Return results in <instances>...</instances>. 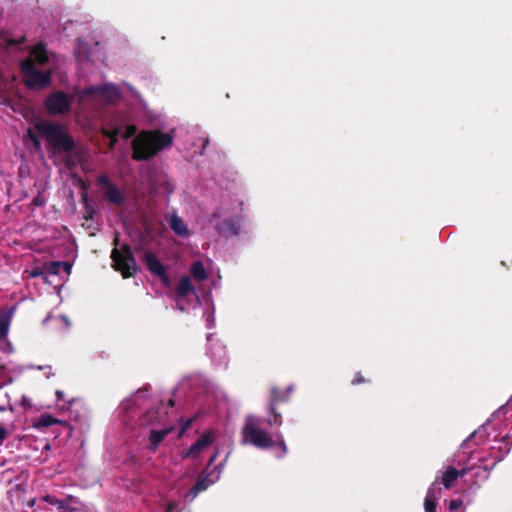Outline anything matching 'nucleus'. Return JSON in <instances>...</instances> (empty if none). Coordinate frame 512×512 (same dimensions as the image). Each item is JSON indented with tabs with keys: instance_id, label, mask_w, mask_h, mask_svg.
<instances>
[{
	"instance_id": "23",
	"label": "nucleus",
	"mask_w": 512,
	"mask_h": 512,
	"mask_svg": "<svg viewBox=\"0 0 512 512\" xmlns=\"http://www.w3.org/2000/svg\"><path fill=\"white\" fill-rule=\"evenodd\" d=\"M119 133H120L119 127H112V128L105 127L102 129L103 136L110 139V145H109L110 148H113L115 146V144L118 142Z\"/></svg>"
},
{
	"instance_id": "7",
	"label": "nucleus",
	"mask_w": 512,
	"mask_h": 512,
	"mask_svg": "<svg viewBox=\"0 0 512 512\" xmlns=\"http://www.w3.org/2000/svg\"><path fill=\"white\" fill-rule=\"evenodd\" d=\"M72 102V97L68 96L61 90H57L46 97L44 106L49 115L56 116L69 112L71 110Z\"/></svg>"
},
{
	"instance_id": "39",
	"label": "nucleus",
	"mask_w": 512,
	"mask_h": 512,
	"mask_svg": "<svg viewBox=\"0 0 512 512\" xmlns=\"http://www.w3.org/2000/svg\"><path fill=\"white\" fill-rule=\"evenodd\" d=\"M8 437V432L5 428L0 427V445L4 442V440Z\"/></svg>"
},
{
	"instance_id": "11",
	"label": "nucleus",
	"mask_w": 512,
	"mask_h": 512,
	"mask_svg": "<svg viewBox=\"0 0 512 512\" xmlns=\"http://www.w3.org/2000/svg\"><path fill=\"white\" fill-rule=\"evenodd\" d=\"M32 60H34V65L38 64L40 66H44L46 63L49 62L50 59V53L46 49V46L44 43L40 42L37 43L30 51V57Z\"/></svg>"
},
{
	"instance_id": "15",
	"label": "nucleus",
	"mask_w": 512,
	"mask_h": 512,
	"mask_svg": "<svg viewBox=\"0 0 512 512\" xmlns=\"http://www.w3.org/2000/svg\"><path fill=\"white\" fill-rule=\"evenodd\" d=\"M169 225H170V228L172 229V231L176 235H178L180 237H186L189 235V230H188L187 226L185 225L182 218L179 217L178 215L174 214L171 216V218L169 220Z\"/></svg>"
},
{
	"instance_id": "13",
	"label": "nucleus",
	"mask_w": 512,
	"mask_h": 512,
	"mask_svg": "<svg viewBox=\"0 0 512 512\" xmlns=\"http://www.w3.org/2000/svg\"><path fill=\"white\" fill-rule=\"evenodd\" d=\"M105 198L109 203L116 206H122L125 202L123 193L114 183L105 189Z\"/></svg>"
},
{
	"instance_id": "16",
	"label": "nucleus",
	"mask_w": 512,
	"mask_h": 512,
	"mask_svg": "<svg viewBox=\"0 0 512 512\" xmlns=\"http://www.w3.org/2000/svg\"><path fill=\"white\" fill-rule=\"evenodd\" d=\"M195 291L194 286L191 283V280L188 276H183L176 288V294L179 298L186 297L190 293Z\"/></svg>"
},
{
	"instance_id": "25",
	"label": "nucleus",
	"mask_w": 512,
	"mask_h": 512,
	"mask_svg": "<svg viewBox=\"0 0 512 512\" xmlns=\"http://www.w3.org/2000/svg\"><path fill=\"white\" fill-rule=\"evenodd\" d=\"M159 415V409L158 408H151L149 409L142 418V424H153Z\"/></svg>"
},
{
	"instance_id": "46",
	"label": "nucleus",
	"mask_w": 512,
	"mask_h": 512,
	"mask_svg": "<svg viewBox=\"0 0 512 512\" xmlns=\"http://www.w3.org/2000/svg\"><path fill=\"white\" fill-rule=\"evenodd\" d=\"M174 405H175L174 400H173V399H170V400H169V406L173 407Z\"/></svg>"
},
{
	"instance_id": "43",
	"label": "nucleus",
	"mask_w": 512,
	"mask_h": 512,
	"mask_svg": "<svg viewBox=\"0 0 512 512\" xmlns=\"http://www.w3.org/2000/svg\"><path fill=\"white\" fill-rule=\"evenodd\" d=\"M467 473V469H462V470H458V477H463L464 475H466Z\"/></svg>"
},
{
	"instance_id": "32",
	"label": "nucleus",
	"mask_w": 512,
	"mask_h": 512,
	"mask_svg": "<svg viewBox=\"0 0 512 512\" xmlns=\"http://www.w3.org/2000/svg\"><path fill=\"white\" fill-rule=\"evenodd\" d=\"M368 382L367 379L364 378V376L361 374V372H357L354 376V378L351 381L352 385H359Z\"/></svg>"
},
{
	"instance_id": "28",
	"label": "nucleus",
	"mask_w": 512,
	"mask_h": 512,
	"mask_svg": "<svg viewBox=\"0 0 512 512\" xmlns=\"http://www.w3.org/2000/svg\"><path fill=\"white\" fill-rule=\"evenodd\" d=\"M97 185L103 187L104 189H107L110 185L113 184V182L109 179V177L106 174H101L97 177Z\"/></svg>"
},
{
	"instance_id": "20",
	"label": "nucleus",
	"mask_w": 512,
	"mask_h": 512,
	"mask_svg": "<svg viewBox=\"0 0 512 512\" xmlns=\"http://www.w3.org/2000/svg\"><path fill=\"white\" fill-rule=\"evenodd\" d=\"M190 271L192 276L198 281H203L208 277L204 265L201 261H195L191 265Z\"/></svg>"
},
{
	"instance_id": "45",
	"label": "nucleus",
	"mask_w": 512,
	"mask_h": 512,
	"mask_svg": "<svg viewBox=\"0 0 512 512\" xmlns=\"http://www.w3.org/2000/svg\"><path fill=\"white\" fill-rule=\"evenodd\" d=\"M208 143H209V139H208V138H205L204 143H203V150L206 148V146L208 145Z\"/></svg>"
},
{
	"instance_id": "2",
	"label": "nucleus",
	"mask_w": 512,
	"mask_h": 512,
	"mask_svg": "<svg viewBox=\"0 0 512 512\" xmlns=\"http://www.w3.org/2000/svg\"><path fill=\"white\" fill-rule=\"evenodd\" d=\"M35 129L45 137L54 152L70 153L75 147L74 139L54 122L39 121L34 125Z\"/></svg>"
},
{
	"instance_id": "10",
	"label": "nucleus",
	"mask_w": 512,
	"mask_h": 512,
	"mask_svg": "<svg viewBox=\"0 0 512 512\" xmlns=\"http://www.w3.org/2000/svg\"><path fill=\"white\" fill-rule=\"evenodd\" d=\"M217 229L224 237L237 236L240 233L241 223L239 219L225 218Z\"/></svg>"
},
{
	"instance_id": "22",
	"label": "nucleus",
	"mask_w": 512,
	"mask_h": 512,
	"mask_svg": "<svg viewBox=\"0 0 512 512\" xmlns=\"http://www.w3.org/2000/svg\"><path fill=\"white\" fill-rule=\"evenodd\" d=\"M457 478H458V470L454 467H449L443 473L442 484L446 489H449Z\"/></svg>"
},
{
	"instance_id": "17",
	"label": "nucleus",
	"mask_w": 512,
	"mask_h": 512,
	"mask_svg": "<svg viewBox=\"0 0 512 512\" xmlns=\"http://www.w3.org/2000/svg\"><path fill=\"white\" fill-rule=\"evenodd\" d=\"M14 308L0 313V339L7 336Z\"/></svg>"
},
{
	"instance_id": "26",
	"label": "nucleus",
	"mask_w": 512,
	"mask_h": 512,
	"mask_svg": "<svg viewBox=\"0 0 512 512\" xmlns=\"http://www.w3.org/2000/svg\"><path fill=\"white\" fill-rule=\"evenodd\" d=\"M274 446H277L281 450V454L278 455V457H283L288 451L282 434L277 435L276 441H274Z\"/></svg>"
},
{
	"instance_id": "33",
	"label": "nucleus",
	"mask_w": 512,
	"mask_h": 512,
	"mask_svg": "<svg viewBox=\"0 0 512 512\" xmlns=\"http://www.w3.org/2000/svg\"><path fill=\"white\" fill-rule=\"evenodd\" d=\"M137 128L135 125H128L123 135L124 139H129L135 135Z\"/></svg>"
},
{
	"instance_id": "30",
	"label": "nucleus",
	"mask_w": 512,
	"mask_h": 512,
	"mask_svg": "<svg viewBox=\"0 0 512 512\" xmlns=\"http://www.w3.org/2000/svg\"><path fill=\"white\" fill-rule=\"evenodd\" d=\"M197 443L204 450L212 443V437L210 434H204L197 440Z\"/></svg>"
},
{
	"instance_id": "34",
	"label": "nucleus",
	"mask_w": 512,
	"mask_h": 512,
	"mask_svg": "<svg viewBox=\"0 0 512 512\" xmlns=\"http://www.w3.org/2000/svg\"><path fill=\"white\" fill-rule=\"evenodd\" d=\"M462 506V500L453 499L449 501L448 508L450 511H456Z\"/></svg>"
},
{
	"instance_id": "40",
	"label": "nucleus",
	"mask_w": 512,
	"mask_h": 512,
	"mask_svg": "<svg viewBox=\"0 0 512 512\" xmlns=\"http://www.w3.org/2000/svg\"><path fill=\"white\" fill-rule=\"evenodd\" d=\"M43 203H44V201L40 196H37L33 199V204L35 206H41Z\"/></svg>"
},
{
	"instance_id": "6",
	"label": "nucleus",
	"mask_w": 512,
	"mask_h": 512,
	"mask_svg": "<svg viewBox=\"0 0 512 512\" xmlns=\"http://www.w3.org/2000/svg\"><path fill=\"white\" fill-rule=\"evenodd\" d=\"M293 387L288 386L285 389L271 387L269 395V404L267 407L268 417L266 423L270 427H280L283 423L282 414L278 411V406L289 402Z\"/></svg>"
},
{
	"instance_id": "27",
	"label": "nucleus",
	"mask_w": 512,
	"mask_h": 512,
	"mask_svg": "<svg viewBox=\"0 0 512 512\" xmlns=\"http://www.w3.org/2000/svg\"><path fill=\"white\" fill-rule=\"evenodd\" d=\"M203 451L202 447L198 445L197 441L187 450L186 457H197Z\"/></svg>"
},
{
	"instance_id": "47",
	"label": "nucleus",
	"mask_w": 512,
	"mask_h": 512,
	"mask_svg": "<svg viewBox=\"0 0 512 512\" xmlns=\"http://www.w3.org/2000/svg\"><path fill=\"white\" fill-rule=\"evenodd\" d=\"M3 410H4V408L0 406V411H3Z\"/></svg>"
},
{
	"instance_id": "1",
	"label": "nucleus",
	"mask_w": 512,
	"mask_h": 512,
	"mask_svg": "<svg viewBox=\"0 0 512 512\" xmlns=\"http://www.w3.org/2000/svg\"><path fill=\"white\" fill-rule=\"evenodd\" d=\"M172 142L171 133H164L158 129L141 131L132 142V158L135 161H147L169 148Z\"/></svg>"
},
{
	"instance_id": "44",
	"label": "nucleus",
	"mask_w": 512,
	"mask_h": 512,
	"mask_svg": "<svg viewBox=\"0 0 512 512\" xmlns=\"http://www.w3.org/2000/svg\"><path fill=\"white\" fill-rule=\"evenodd\" d=\"M5 370V367L0 365V378L4 375Z\"/></svg>"
},
{
	"instance_id": "5",
	"label": "nucleus",
	"mask_w": 512,
	"mask_h": 512,
	"mask_svg": "<svg viewBox=\"0 0 512 512\" xmlns=\"http://www.w3.org/2000/svg\"><path fill=\"white\" fill-rule=\"evenodd\" d=\"M20 70L24 77V84L29 89L42 90L51 84L52 71H40L31 58L21 61Z\"/></svg>"
},
{
	"instance_id": "31",
	"label": "nucleus",
	"mask_w": 512,
	"mask_h": 512,
	"mask_svg": "<svg viewBox=\"0 0 512 512\" xmlns=\"http://www.w3.org/2000/svg\"><path fill=\"white\" fill-rule=\"evenodd\" d=\"M27 135H28L29 139L31 140L34 148L39 149L41 146L39 137L31 129H28Z\"/></svg>"
},
{
	"instance_id": "21",
	"label": "nucleus",
	"mask_w": 512,
	"mask_h": 512,
	"mask_svg": "<svg viewBox=\"0 0 512 512\" xmlns=\"http://www.w3.org/2000/svg\"><path fill=\"white\" fill-rule=\"evenodd\" d=\"M58 423H62V421L56 419L50 414H44L38 418L37 422L34 424V427L38 429L47 428Z\"/></svg>"
},
{
	"instance_id": "41",
	"label": "nucleus",
	"mask_w": 512,
	"mask_h": 512,
	"mask_svg": "<svg viewBox=\"0 0 512 512\" xmlns=\"http://www.w3.org/2000/svg\"><path fill=\"white\" fill-rule=\"evenodd\" d=\"M55 394H56V397H57L58 401H64L65 400L64 399V392L63 391L57 390Z\"/></svg>"
},
{
	"instance_id": "4",
	"label": "nucleus",
	"mask_w": 512,
	"mask_h": 512,
	"mask_svg": "<svg viewBox=\"0 0 512 512\" xmlns=\"http://www.w3.org/2000/svg\"><path fill=\"white\" fill-rule=\"evenodd\" d=\"M261 419L255 416H247L242 427V439L259 449H269L274 446L273 438L260 427Z\"/></svg>"
},
{
	"instance_id": "36",
	"label": "nucleus",
	"mask_w": 512,
	"mask_h": 512,
	"mask_svg": "<svg viewBox=\"0 0 512 512\" xmlns=\"http://www.w3.org/2000/svg\"><path fill=\"white\" fill-rule=\"evenodd\" d=\"M166 512H180L179 503L171 501L166 506Z\"/></svg>"
},
{
	"instance_id": "8",
	"label": "nucleus",
	"mask_w": 512,
	"mask_h": 512,
	"mask_svg": "<svg viewBox=\"0 0 512 512\" xmlns=\"http://www.w3.org/2000/svg\"><path fill=\"white\" fill-rule=\"evenodd\" d=\"M143 261L148 271L157 276L161 280L163 286L168 287L170 285V278L167 274L166 267L160 262L153 252H145L143 255Z\"/></svg>"
},
{
	"instance_id": "29",
	"label": "nucleus",
	"mask_w": 512,
	"mask_h": 512,
	"mask_svg": "<svg viewBox=\"0 0 512 512\" xmlns=\"http://www.w3.org/2000/svg\"><path fill=\"white\" fill-rule=\"evenodd\" d=\"M197 443L204 450L212 443V437L210 434H204L197 440Z\"/></svg>"
},
{
	"instance_id": "19",
	"label": "nucleus",
	"mask_w": 512,
	"mask_h": 512,
	"mask_svg": "<svg viewBox=\"0 0 512 512\" xmlns=\"http://www.w3.org/2000/svg\"><path fill=\"white\" fill-rule=\"evenodd\" d=\"M436 493L434 487H430L427 491L424 507L426 512H436Z\"/></svg>"
},
{
	"instance_id": "14",
	"label": "nucleus",
	"mask_w": 512,
	"mask_h": 512,
	"mask_svg": "<svg viewBox=\"0 0 512 512\" xmlns=\"http://www.w3.org/2000/svg\"><path fill=\"white\" fill-rule=\"evenodd\" d=\"M173 430L172 427L163 428L160 430L152 429L149 435L150 448L156 450L159 444L166 438V436Z\"/></svg>"
},
{
	"instance_id": "42",
	"label": "nucleus",
	"mask_w": 512,
	"mask_h": 512,
	"mask_svg": "<svg viewBox=\"0 0 512 512\" xmlns=\"http://www.w3.org/2000/svg\"><path fill=\"white\" fill-rule=\"evenodd\" d=\"M81 199H82V202H83L84 206H85L86 204H88V196H87V194H86V193H83V194H82Z\"/></svg>"
},
{
	"instance_id": "38",
	"label": "nucleus",
	"mask_w": 512,
	"mask_h": 512,
	"mask_svg": "<svg viewBox=\"0 0 512 512\" xmlns=\"http://www.w3.org/2000/svg\"><path fill=\"white\" fill-rule=\"evenodd\" d=\"M31 277H40L44 275V272L41 268L36 267L30 272Z\"/></svg>"
},
{
	"instance_id": "18",
	"label": "nucleus",
	"mask_w": 512,
	"mask_h": 512,
	"mask_svg": "<svg viewBox=\"0 0 512 512\" xmlns=\"http://www.w3.org/2000/svg\"><path fill=\"white\" fill-rule=\"evenodd\" d=\"M46 269L51 275H58L61 269L69 274L71 272L72 265L66 261H52L48 263Z\"/></svg>"
},
{
	"instance_id": "35",
	"label": "nucleus",
	"mask_w": 512,
	"mask_h": 512,
	"mask_svg": "<svg viewBox=\"0 0 512 512\" xmlns=\"http://www.w3.org/2000/svg\"><path fill=\"white\" fill-rule=\"evenodd\" d=\"M95 214V210L93 207H91L89 204L85 205V220H92Z\"/></svg>"
},
{
	"instance_id": "9",
	"label": "nucleus",
	"mask_w": 512,
	"mask_h": 512,
	"mask_svg": "<svg viewBox=\"0 0 512 512\" xmlns=\"http://www.w3.org/2000/svg\"><path fill=\"white\" fill-rule=\"evenodd\" d=\"M82 95L87 97L99 95L108 101H113L119 98V91L113 85L89 86L82 91Z\"/></svg>"
},
{
	"instance_id": "24",
	"label": "nucleus",
	"mask_w": 512,
	"mask_h": 512,
	"mask_svg": "<svg viewBox=\"0 0 512 512\" xmlns=\"http://www.w3.org/2000/svg\"><path fill=\"white\" fill-rule=\"evenodd\" d=\"M74 500L75 498L71 495L67 496L63 500H59L56 505L58 512H75L77 509L71 506Z\"/></svg>"
},
{
	"instance_id": "37",
	"label": "nucleus",
	"mask_w": 512,
	"mask_h": 512,
	"mask_svg": "<svg viewBox=\"0 0 512 512\" xmlns=\"http://www.w3.org/2000/svg\"><path fill=\"white\" fill-rule=\"evenodd\" d=\"M42 500L52 505H57L59 501V499L55 498L52 495H45L42 497Z\"/></svg>"
},
{
	"instance_id": "12",
	"label": "nucleus",
	"mask_w": 512,
	"mask_h": 512,
	"mask_svg": "<svg viewBox=\"0 0 512 512\" xmlns=\"http://www.w3.org/2000/svg\"><path fill=\"white\" fill-rule=\"evenodd\" d=\"M209 476V474L205 476H199L196 483L189 490V494L192 495V498L197 497L200 492L205 491L218 478V475H216L214 479H210Z\"/></svg>"
},
{
	"instance_id": "3",
	"label": "nucleus",
	"mask_w": 512,
	"mask_h": 512,
	"mask_svg": "<svg viewBox=\"0 0 512 512\" xmlns=\"http://www.w3.org/2000/svg\"><path fill=\"white\" fill-rule=\"evenodd\" d=\"M113 244L114 248L110 256L113 269L119 272L125 279L133 277L139 271V266L131 246L124 243L120 245V247H117L119 244L118 235L115 236Z\"/></svg>"
}]
</instances>
